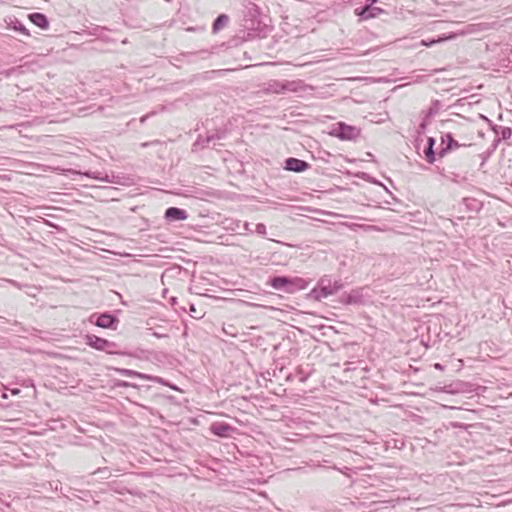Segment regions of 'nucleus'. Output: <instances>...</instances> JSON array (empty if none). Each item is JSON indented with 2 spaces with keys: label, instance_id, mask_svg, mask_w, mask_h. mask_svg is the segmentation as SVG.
Masks as SVG:
<instances>
[{
  "label": "nucleus",
  "instance_id": "nucleus-15",
  "mask_svg": "<svg viewBox=\"0 0 512 512\" xmlns=\"http://www.w3.org/2000/svg\"><path fill=\"white\" fill-rule=\"evenodd\" d=\"M150 390H151V386L148 384L141 385L140 389H136L134 391L130 390V403H134L136 405L143 406L142 404L138 403V401L136 400V393L139 394V396L141 398H147L150 395Z\"/></svg>",
  "mask_w": 512,
  "mask_h": 512
},
{
  "label": "nucleus",
  "instance_id": "nucleus-10",
  "mask_svg": "<svg viewBox=\"0 0 512 512\" xmlns=\"http://www.w3.org/2000/svg\"><path fill=\"white\" fill-rule=\"evenodd\" d=\"M384 10L380 7H375L371 4H367L362 8H357L355 10V13L357 16H359L362 20H368L371 18H375L382 14Z\"/></svg>",
  "mask_w": 512,
  "mask_h": 512
},
{
  "label": "nucleus",
  "instance_id": "nucleus-32",
  "mask_svg": "<svg viewBox=\"0 0 512 512\" xmlns=\"http://www.w3.org/2000/svg\"><path fill=\"white\" fill-rule=\"evenodd\" d=\"M426 127V118L424 119V121L420 124V128L421 129H425Z\"/></svg>",
  "mask_w": 512,
  "mask_h": 512
},
{
  "label": "nucleus",
  "instance_id": "nucleus-14",
  "mask_svg": "<svg viewBox=\"0 0 512 512\" xmlns=\"http://www.w3.org/2000/svg\"><path fill=\"white\" fill-rule=\"evenodd\" d=\"M28 17H29V20L34 25H36L37 27H39L41 29H47L49 26L48 18L42 13L34 12V13L29 14Z\"/></svg>",
  "mask_w": 512,
  "mask_h": 512
},
{
  "label": "nucleus",
  "instance_id": "nucleus-4",
  "mask_svg": "<svg viewBox=\"0 0 512 512\" xmlns=\"http://www.w3.org/2000/svg\"><path fill=\"white\" fill-rule=\"evenodd\" d=\"M301 86V81L271 80L267 83L266 91L274 94H283L286 91L297 92Z\"/></svg>",
  "mask_w": 512,
  "mask_h": 512
},
{
  "label": "nucleus",
  "instance_id": "nucleus-1",
  "mask_svg": "<svg viewBox=\"0 0 512 512\" xmlns=\"http://www.w3.org/2000/svg\"><path fill=\"white\" fill-rule=\"evenodd\" d=\"M342 288L343 283L341 280L333 281L330 276L324 275L318 280L317 285L310 291L309 297L316 301H321L322 299L336 294Z\"/></svg>",
  "mask_w": 512,
  "mask_h": 512
},
{
  "label": "nucleus",
  "instance_id": "nucleus-20",
  "mask_svg": "<svg viewBox=\"0 0 512 512\" xmlns=\"http://www.w3.org/2000/svg\"><path fill=\"white\" fill-rule=\"evenodd\" d=\"M440 109V102L438 100L433 101L432 106L425 112V118L428 119L438 113Z\"/></svg>",
  "mask_w": 512,
  "mask_h": 512
},
{
  "label": "nucleus",
  "instance_id": "nucleus-5",
  "mask_svg": "<svg viewBox=\"0 0 512 512\" xmlns=\"http://www.w3.org/2000/svg\"><path fill=\"white\" fill-rule=\"evenodd\" d=\"M85 342L88 346L98 351H104L109 354L115 353V348L117 347V345L114 342L108 341L104 338L98 337L93 334L86 335Z\"/></svg>",
  "mask_w": 512,
  "mask_h": 512
},
{
  "label": "nucleus",
  "instance_id": "nucleus-31",
  "mask_svg": "<svg viewBox=\"0 0 512 512\" xmlns=\"http://www.w3.org/2000/svg\"><path fill=\"white\" fill-rule=\"evenodd\" d=\"M244 229H245L247 232H250V233H252V232H253V231H252V229H251V227H250V223H248V222H245V224H244Z\"/></svg>",
  "mask_w": 512,
  "mask_h": 512
},
{
  "label": "nucleus",
  "instance_id": "nucleus-11",
  "mask_svg": "<svg viewBox=\"0 0 512 512\" xmlns=\"http://www.w3.org/2000/svg\"><path fill=\"white\" fill-rule=\"evenodd\" d=\"M310 167L309 163L304 160L290 157L286 159L284 168L293 172H304Z\"/></svg>",
  "mask_w": 512,
  "mask_h": 512
},
{
  "label": "nucleus",
  "instance_id": "nucleus-33",
  "mask_svg": "<svg viewBox=\"0 0 512 512\" xmlns=\"http://www.w3.org/2000/svg\"><path fill=\"white\" fill-rule=\"evenodd\" d=\"M434 367H435L436 369H439V370H442V369H443V366H442L441 364H439V363H436V364L434 365Z\"/></svg>",
  "mask_w": 512,
  "mask_h": 512
},
{
  "label": "nucleus",
  "instance_id": "nucleus-12",
  "mask_svg": "<svg viewBox=\"0 0 512 512\" xmlns=\"http://www.w3.org/2000/svg\"><path fill=\"white\" fill-rule=\"evenodd\" d=\"M188 218V214L184 209L178 207H169L165 211V219L168 222L183 221Z\"/></svg>",
  "mask_w": 512,
  "mask_h": 512
},
{
  "label": "nucleus",
  "instance_id": "nucleus-3",
  "mask_svg": "<svg viewBox=\"0 0 512 512\" xmlns=\"http://www.w3.org/2000/svg\"><path fill=\"white\" fill-rule=\"evenodd\" d=\"M360 129L356 126L347 125L344 122H338L330 132V135L340 140L351 141L360 136Z\"/></svg>",
  "mask_w": 512,
  "mask_h": 512
},
{
  "label": "nucleus",
  "instance_id": "nucleus-7",
  "mask_svg": "<svg viewBox=\"0 0 512 512\" xmlns=\"http://www.w3.org/2000/svg\"><path fill=\"white\" fill-rule=\"evenodd\" d=\"M167 321L150 317L146 320V329L151 331L157 338L168 337Z\"/></svg>",
  "mask_w": 512,
  "mask_h": 512
},
{
  "label": "nucleus",
  "instance_id": "nucleus-16",
  "mask_svg": "<svg viewBox=\"0 0 512 512\" xmlns=\"http://www.w3.org/2000/svg\"><path fill=\"white\" fill-rule=\"evenodd\" d=\"M228 22L229 16L226 14H220L213 22L212 32L214 34L218 33L220 30L227 26Z\"/></svg>",
  "mask_w": 512,
  "mask_h": 512
},
{
  "label": "nucleus",
  "instance_id": "nucleus-2",
  "mask_svg": "<svg viewBox=\"0 0 512 512\" xmlns=\"http://www.w3.org/2000/svg\"><path fill=\"white\" fill-rule=\"evenodd\" d=\"M269 285L275 289L286 293H295L304 290L308 286V281L300 277L276 276L270 279Z\"/></svg>",
  "mask_w": 512,
  "mask_h": 512
},
{
  "label": "nucleus",
  "instance_id": "nucleus-29",
  "mask_svg": "<svg viewBox=\"0 0 512 512\" xmlns=\"http://www.w3.org/2000/svg\"><path fill=\"white\" fill-rule=\"evenodd\" d=\"M434 144H435V139L432 138V137H429L428 138V141H427V147H431L433 148L434 147Z\"/></svg>",
  "mask_w": 512,
  "mask_h": 512
},
{
  "label": "nucleus",
  "instance_id": "nucleus-9",
  "mask_svg": "<svg viewBox=\"0 0 512 512\" xmlns=\"http://www.w3.org/2000/svg\"><path fill=\"white\" fill-rule=\"evenodd\" d=\"M148 381H157L160 382V379L157 377H152L146 374L138 373L134 370H130V390L134 391L136 389H140L141 385H146Z\"/></svg>",
  "mask_w": 512,
  "mask_h": 512
},
{
  "label": "nucleus",
  "instance_id": "nucleus-25",
  "mask_svg": "<svg viewBox=\"0 0 512 512\" xmlns=\"http://www.w3.org/2000/svg\"><path fill=\"white\" fill-rule=\"evenodd\" d=\"M255 232L264 236L266 234V226L263 223H258L256 225Z\"/></svg>",
  "mask_w": 512,
  "mask_h": 512
},
{
  "label": "nucleus",
  "instance_id": "nucleus-30",
  "mask_svg": "<svg viewBox=\"0 0 512 512\" xmlns=\"http://www.w3.org/2000/svg\"><path fill=\"white\" fill-rule=\"evenodd\" d=\"M445 391H446V392H450V393H454V392H458V391H459V389H458V388H456V389H452V385H449V386H446V387H445Z\"/></svg>",
  "mask_w": 512,
  "mask_h": 512
},
{
  "label": "nucleus",
  "instance_id": "nucleus-8",
  "mask_svg": "<svg viewBox=\"0 0 512 512\" xmlns=\"http://www.w3.org/2000/svg\"><path fill=\"white\" fill-rule=\"evenodd\" d=\"M441 149L438 152L440 157H443L448 151H451L456 148L470 146V144L459 143L455 140L451 133H445L441 136Z\"/></svg>",
  "mask_w": 512,
  "mask_h": 512
},
{
  "label": "nucleus",
  "instance_id": "nucleus-28",
  "mask_svg": "<svg viewBox=\"0 0 512 512\" xmlns=\"http://www.w3.org/2000/svg\"><path fill=\"white\" fill-rule=\"evenodd\" d=\"M85 175L88 176V177H92V178H96V179H100V180H105L104 178H101L98 175H96V173L86 172Z\"/></svg>",
  "mask_w": 512,
  "mask_h": 512
},
{
  "label": "nucleus",
  "instance_id": "nucleus-27",
  "mask_svg": "<svg viewBox=\"0 0 512 512\" xmlns=\"http://www.w3.org/2000/svg\"><path fill=\"white\" fill-rule=\"evenodd\" d=\"M443 39H437V40H432V41H422V44L425 45V46H432L433 44L435 43H438V42H441Z\"/></svg>",
  "mask_w": 512,
  "mask_h": 512
},
{
  "label": "nucleus",
  "instance_id": "nucleus-26",
  "mask_svg": "<svg viewBox=\"0 0 512 512\" xmlns=\"http://www.w3.org/2000/svg\"><path fill=\"white\" fill-rule=\"evenodd\" d=\"M190 315L193 316L194 318H201L202 317L201 315L197 314L196 308H195V306L193 304L190 305Z\"/></svg>",
  "mask_w": 512,
  "mask_h": 512
},
{
  "label": "nucleus",
  "instance_id": "nucleus-23",
  "mask_svg": "<svg viewBox=\"0 0 512 512\" xmlns=\"http://www.w3.org/2000/svg\"><path fill=\"white\" fill-rule=\"evenodd\" d=\"M142 263L140 259L135 258L132 254H130V270H137L138 266Z\"/></svg>",
  "mask_w": 512,
  "mask_h": 512
},
{
  "label": "nucleus",
  "instance_id": "nucleus-13",
  "mask_svg": "<svg viewBox=\"0 0 512 512\" xmlns=\"http://www.w3.org/2000/svg\"><path fill=\"white\" fill-rule=\"evenodd\" d=\"M225 135H226L225 131L218 130L215 133L208 134L205 138L200 136L197 139L196 144L202 145V147H207V146H209V144L211 142L225 138Z\"/></svg>",
  "mask_w": 512,
  "mask_h": 512
},
{
  "label": "nucleus",
  "instance_id": "nucleus-22",
  "mask_svg": "<svg viewBox=\"0 0 512 512\" xmlns=\"http://www.w3.org/2000/svg\"><path fill=\"white\" fill-rule=\"evenodd\" d=\"M511 135H512L511 128H509V127H501V131H500L501 139L508 140V139H510Z\"/></svg>",
  "mask_w": 512,
  "mask_h": 512
},
{
  "label": "nucleus",
  "instance_id": "nucleus-18",
  "mask_svg": "<svg viewBox=\"0 0 512 512\" xmlns=\"http://www.w3.org/2000/svg\"><path fill=\"white\" fill-rule=\"evenodd\" d=\"M10 25H11L12 29H14L15 31H18V32H20L21 34H23L25 36H29L30 35L29 31L27 30V28L19 20L15 19V20L11 21Z\"/></svg>",
  "mask_w": 512,
  "mask_h": 512
},
{
  "label": "nucleus",
  "instance_id": "nucleus-24",
  "mask_svg": "<svg viewBox=\"0 0 512 512\" xmlns=\"http://www.w3.org/2000/svg\"><path fill=\"white\" fill-rule=\"evenodd\" d=\"M357 302H358V293H356V292H351V293L347 296L346 303H348V304H352V303H357Z\"/></svg>",
  "mask_w": 512,
  "mask_h": 512
},
{
  "label": "nucleus",
  "instance_id": "nucleus-6",
  "mask_svg": "<svg viewBox=\"0 0 512 512\" xmlns=\"http://www.w3.org/2000/svg\"><path fill=\"white\" fill-rule=\"evenodd\" d=\"M89 321L100 328L113 330L117 328L118 324V319L109 313L92 314L89 318Z\"/></svg>",
  "mask_w": 512,
  "mask_h": 512
},
{
  "label": "nucleus",
  "instance_id": "nucleus-19",
  "mask_svg": "<svg viewBox=\"0 0 512 512\" xmlns=\"http://www.w3.org/2000/svg\"><path fill=\"white\" fill-rule=\"evenodd\" d=\"M24 66H17V67H12V68H9V69H6V70H3L1 71V75L5 76L6 78H9L13 75H20L24 72L23 70Z\"/></svg>",
  "mask_w": 512,
  "mask_h": 512
},
{
  "label": "nucleus",
  "instance_id": "nucleus-34",
  "mask_svg": "<svg viewBox=\"0 0 512 512\" xmlns=\"http://www.w3.org/2000/svg\"><path fill=\"white\" fill-rule=\"evenodd\" d=\"M367 2H370V4L372 5L373 3H376L377 0H366Z\"/></svg>",
  "mask_w": 512,
  "mask_h": 512
},
{
  "label": "nucleus",
  "instance_id": "nucleus-21",
  "mask_svg": "<svg viewBox=\"0 0 512 512\" xmlns=\"http://www.w3.org/2000/svg\"><path fill=\"white\" fill-rule=\"evenodd\" d=\"M424 154H425V157H426V160L429 162V163H434L435 161V152H434V149L431 148V147H426L424 149Z\"/></svg>",
  "mask_w": 512,
  "mask_h": 512
},
{
  "label": "nucleus",
  "instance_id": "nucleus-17",
  "mask_svg": "<svg viewBox=\"0 0 512 512\" xmlns=\"http://www.w3.org/2000/svg\"><path fill=\"white\" fill-rule=\"evenodd\" d=\"M211 431L218 436H228L229 432L232 431V427L225 423H216L211 427Z\"/></svg>",
  "mask_w": 512,
  "mask_h": 512
}]
</instances>
